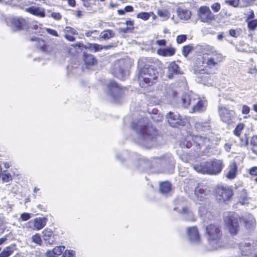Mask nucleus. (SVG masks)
Segmentation results:
<instances>
[{"label":"nucleus","instance_id":"f8f14e48","mask_svg":"<svg viewBox=\"0 0 257 257\" xmlns=\"http://www.w3.org/2000/svg\"><path fill=\"white\" fill-rule=\"evenodd\" d=\"M207 106V100L204 98H201L196 95L192 102L190 112L191 113L202 112L206 109Z\"/></svg>","mask_w":257,"mask_h":257},{"label":"nucleus","instance_id":"c85d7f7f","mask_svg":"<svg viewBox=\"0 0 257 257\" xmlns=\"http://www.w3.org/2000/svg\"><path fill=\"white\" fill-rule=\"evenodd\" d=\"M168 78L171 79L173 77L174 74H179V67L175 62L170 63L168 67Z\"/></svg>","mask_w":257,"mask_h":257},{"label":"nucleus","instance_id":"5fc2aeb1","mask_svg":"<svg viewBox=\"0 0 257 257\" xmlns=\"http://www.w3.org/2000/svg\"><path fill=\"white\" fill-rule=\"evenodd\" d=\"M186 38L187 37L185 35L178 36L176 38L177 43L178 44H181L186 40Z\"/></svg>","mask_w":257,"mask_h":257},{"label":"nucleus","instance_id":"4c0bfd02","mask_svg":"<svg viewBox=\"0 0 257 257\" xmlns=\"http://www.w3.org/2000/svg\"><path fill=\"white\" fill-rule=\"evenodd\" d=\"M30 40L31 41L36 42V46L37 47L40 49L42 50H44V47L46 46V42L42 39L35 38H31Z\"/></svg>","mask_w":257,"mask_h":257},{"label":"nucleus","instance_id":"1a4fd4ad","mask_svg":"<svg viewBox=\"0 0 257 257\" xmlns=\"http://www.w3.org/2000/svg\"><path fill=\"white\" fill-rule=\"evenodd\" d=\"M240 218L238 214L230 212L225 219L228 230L231 234H236L239 229V222Z\"/></svg>","mask_w":257,"mask_h":257},{"label":"nucleus","instance_id":"393cba45","mask_svg":"<svg viewBox=\"0 0 257 257\" xmlns=\"http://www.w3.org/2000/svg\"><path fill=\"white\" fill-rule=\"evenodd\" d=\"M237 168L236 162L234 161L229 166L228 172L226 175V178L230 180L234 179L237 175Z\"/></svg>","mask_w":257,"mask_h":257},{"label":"nucleus","instance_id":"a18cd8bd","mask_svg":"<svg viewBox=\"0 0 257 257\" xmlns=\"http://www.w3.org/2000/svg\"><path fill=\"white\" fill-rule=\"evenodd\" d=\"M32 29L36 30V32L39 34L43 33V29L42 28V25L38 23L33 25L32 26Z\"/></svg>","mask_w":257,"mask_h":257},{"label":"nucleus","instance_id":"a211bd4d","mask_svg":"<svg viewBox=\"0 0 257 257\" xmlns=\"http://www.w3.org/2000/svg\"><path fill=\"white\" fill-rule=\"evenodd\" d=\"M187 237L188 240L192 243L197 244L200 242V236L196 226L187 228Z\"/></svg>","mask_w":257,"mask_h":257},{"label":"nucleus","instance_id":"412c9836","mask_svg":"<svg viewBox=\"0 0 257 257\" xmlns=\"http://www.w3.org/2000/svg\"><path fill=\"white\" fill-rule=\"evenodd\" d=\"M43 238L49 244H54L57 239L55 235L50 229L46 228L43 232Z\"/></svg>","mask_w":257,"mask_h":257},{"label":"nucleus","instance_id":"aec40b11","mask_svg":"<svg viewBox=\"0 0 257 257\" xmlns=\"http://www.w3.org/2000/svg\"><path fill=\"white\" fill-rule=\"evenodd\" d=\"M165 100L171 104L177 102V93L170 87H167L164 93Z\"/></svg>","mask_w":257,"mask_h":257},{"label":"nucleus","instance_id":"0eeeda50","mask_svg":"<svg viewBox=\"0 0 257 257\" xmlns=\"http://www.w3.org/2000/svg\"><path fill=\"white\" fill-rule=\"evenodd\" d=\"M197 13L198 19L201 22L210 25L215 20V16L206 6L200 7L197 10Z\"/></svg>","mask_w":257,"mask_h":257},{"label":"nucleus","instance_id":"ddd939ff","mask_svg":"<svg viewBox=\"0 0 257 257\" xmlns=\"http://www.w3.org/2000/svg\"><path fill=\"white\" fill-rule=\"evenodd\" d=\"M218 113L222 121L229 123L235 117V113L233 110H229L226 106L220 105L218 107Z\"/></svg>","mask_w":257,"mask_h":257},{"label":"nucleus","instance_id":"e433bc0d","mask_svg":"<svg viewBox=\"0 0 257 257\" xmlns=\"http://www.w3.org/2000/svg\"><path fill=\"white\" fill-rule=\"evenodd\" d=\"M171 188V185L168 182H164L162 183L160 186V191L164 194L168 193Z\"/></svg>","mask_w":257,"mask_h":257},{"label":"nucleus","instance_id":"0e129e2a","mask_svg":"<svg viewBox=\"0 0 257 257\" xmlns=\"http://www.w3.org/2000/svg\"><path fill=\"white\" fill-rule=\"evenodd\" d=\"M131 27H126L125 28H119L118 32L119 33H126L128 32L131 31Z\"/></svg>","mask_w":257,"mask_h":257},{"label":"nucleus","instance_id":"c03bdc74","mask_svg":"<svg viewBox=\"0 0 257 257\" xmlns=\"http://www.w3.org/2000/svg\"><path fill=\"white\" fill-rule=\"evenodd\" d=\"M62 257H76L75 251L72 249H66L63 253Z\"/></svg>","mask_w":257,"mask_h":257},{"label":"nucleus","instance_id":"6e6d98bb","mask_svg":"<svg viewBox=\"0 0 257 257\" xmlns=\"http://www.w3.org/2000/svg\"><path fill=\"white\" fill-rule=\"evenodd\" d=\"M1 176L3 181L4 182H8L11 180V176L9 173H2Z\"/></svg>","mask_w":257,"mask_h":257},{"label":"nucleus","instance_id":"603ef678","mask_svg":"<svg viewBox=\"0 0 257 257\" xmlns=\"http://www.w3.org/2000/svg\"><path fill=\"white\" fill-rule=\"evenodd\" d=\"M90 48L91 50H94L95 52H96L102 50L103 47L102 45H100L97 44H92L90 45Z\"/></svg>","mask_w":257,"mask_h":257},{"label":"nucleus","instance_id":"4be33fe9","mask_svg":"<svg viewBox=\"0 0 257 257\" xmlns=\"http://www.w3.org/2000/svg\"><path fill=\"white\" fill-rule=\"evenodd\" d=\"M208 162H202L193 165V167L196 172L209 175Z\"/></svg>","mask_w":257,"mask_h":257},{"label":"nucleus","instance_id":"774afa93","mask_svg":"<svg viewBox=\"0 0 257 257\" xmlns=\"http://www.w3.org/2000/svg\"><path fill=\"white\" fill-rule=\"evenodd\" d=\"M229 34L233 37H237L238 35V33L236 30L231 29L229 31Z\"/></svg>","mask_w":257,"mask_h":257},{"label":"nucleus","instance_id":"2eb2a0df","mask_svg":"<svg viewBox=\"0 0 257 257\" xmlns=\"http://www.w3.org/2000/svg\"><path fill=\"white\" fill-rule=\"evenodd\" d=\"M216 197L220 201L229 200L233 195L232 190L228 187H219L216 191Z\"/></svg>","mask_w":257,"mask_h":257},{"label":"nucleus","instance_id":"e2e57ef3","mask_svg":"<svg viewBox=\"0 0 257 257\" xmlns=\"http://www.w3.org/2000/svg\"><path fill=\"white\" fill-rule=\"evenodd\" d=\"M51 17L56 20H59L61 18V15L58 13H52L51 14Z\"/></svg>","mask_w":257,"mask_h":257},{"label":"nucleus","instance_id":"4468645a","mask_svg":"<svg viewBox=\"0 0 257 257\" xmlns=\"http://www.w3.org/2000/svg\"><path fill=\"white\" fill-rule=\"evenodd\" d=\"M167 121L170 125L173 127H176L178 125H183L184 121L182 117L177 112H169L166 115Z\"/></svg>","mask_w":257,"mask_h":257},{"label":"nucleus","instance_id":"72a5a7b5","mask_svg":"<svg viewBox=\"0 0 257 257\" xmlns=\"http://www.w3.org/2000/svg\"><path fill=\"white\" fill-rule=\"evenodd\" d=\"M114 36V33L110 30H106L102 31L99 35L100 40H108Z\"/></svg>","mask_w":257,"mask_h":257},{"label":"nucleus","instance_id":"9b49d317","mask_svg":"<svg viewBox=\"0 0 257 257\" xmlns=\"http://www.w3.org/2000/svg\"><path fill=\"white\" fill-rule=\"evenodd\" d=\"M241 254L245 257H257L256 248L249 242H242L238 245Z\"/></svg>","mask_w":257,"mask_h":257},{"label":"nucleus","instance_id":"7ed1b4c3","mask_svg":"<svg viewBox=\"0 0 257 257\" xmlns=\"http://www.w3.org/2000/svg\"><path fill=\"white\" fill-rule=\"evenodd\" d=\"M209 194L210 191L206 185L199 184L189 196L196 203L201 204L208 198Z\"/></svg>","mask_w":257,"mask_h":257},{"label":"nucleus","instance_id":"3c124183","mask_svg":"<svg viewBox=\"0 0 257 257\" xmlns=\"http://www.w3.org/2000/svg\"><path fill=\"white\" fill-rule=\"evenodd\" d=\"M65 34H70L72 35H77V31L70 27H66L64 29Z\"/></svg>","mask_w":257,"mask_h":257},{"label":"nucleus","instance_id":"79ce46f5","mask_svg":"<svg viewBox=\"0 0 257 257\" xmlns=\"http://www.w3.org/2000/svg\"><path fill=\"white\" fill-rule=\"evenodd\" d=\"M64 246H58L53 248L52 250H49V251L53 253L54 254L56 255H60L62 253H63V251L65 249Z\"/></svg>","mask_w":257,"mask_h":257},{"label":"nucleus","instance_id":"7c9ffc66","mask_svg":"<svg viewBox=\"0 0 257 257\" xmlns=\"http://www.w3.org/2000/svg\"><path fill=\"white\" fill-rule=\"evenodd\" d=\"M244 225L246 229H251L255 226V220L253 216L250 214L247 215L244 219Z\"/></svg>","mask_w":257,"mask_h":257},{"label":"nucleus","instance_id":"052dcab7","mask_svg":"<svg viewBox=\"0 0 257 257\" xmlns=\"http://www.w3.org/2000/svg\"><path fill=\"white\" fill-rule=\"evenodd\" d=\"M46 30L49 34H50L53 36H55V37L59 36L57 31H56L54 30H52V29L48 28V29H46Z\"/></svg>","mask_w":257,"mask_h":257},{"label":"nucleus","instance_id":"338daca9","mask_svg":"<svg viewBox=\"0 0 257 257\" xmlns=\"http://www.w3.org/2000/svg\"><path fill=\"white\" fill-rule=\"evenodd\" d=\"M250 143L254 146H257V136H253L251 139Z\"/></svg>","mask_w":257,"mask_h":257},{"label":"nucleus","instance_id":"a19ab883","mask_svg":"<svg viewBox=\"0 0 257 257\" xmlns=\"http://www.w3.org/2000/svg\"><path fill=\"white\" fill-rule=\"evenodd\" d=\"M194 50V46L192 44L184 46L182 48V54L185 57H187Z\"/></svg>","mask_w":257,"mask_h":257},{"label":"nucleus","instance_id":"f3484780","mask_svg":"<svg viewBox=\"0 0 257 257\" xmlns=\"http://www.w3.org/2000/svg\"><path fill=\"white\" fill-rule=\"evenodd\" d=\"M206 232L208 235V239L210 243L211 241L219 239L221 235L220 229L213 224H210L207 226Z\"/></svg>","mask_w":257,"mask_h":257},{"label":"nucleus","instance_id":"cd10ccee","mask_svg":"<svg viewBox=\"0 0 257 257\" xmlns=\"http://www.w3.org/2000/svg\"><path fill=\"white\" fill-rule=\"evenodd\" d=\"M175 209L178 210V211L183 215L184 218L189 221H194V217L192 212L189 210L187 208H182L181 210L178 206L175 208Z\"/></svg>","mask_w":257,"mask_h":257},{"label":"nucleus","instance_id":"dca6fc26","mask_svg":"<svg viewBox=\"0 0 257 257\" xmlns=\"http://www.w3.org/2000/svg\"><path fill=\"white\" fill-rule=\"evenodd\" d=\"M209 175H217L219 174L224 166L223 161L218 159H214L208 162Z\"/></svg>","mask_w":257,"mask_h":257},{"label":"nucleus","instance_id":"6e6552de","mask_svg":"<svg viewBox=\"0 0 257 257\" xmlns=\"http://www.w3.org/2000/svg\"><path fill=\"white\" fill-rule=\"evenodd\" d=\"M124 93V89L120 87L114 81H110L108 86L107 93L113 102H117Z\"/></svg>","mask_w":257,"mask_h":257},{"label":"nucleus","instance_id":"a878e982","mask_svg":"<svg viewBox=\"0 0 257 257\" xmlns=\"http://www.w3.org/2000/svg\"><path fill=\"white\" fill-rule=\"evenodd\" d=\"M196 96V95L190 96L187 94H184L181 98L182 106L185 108H188L189 106L191 107L192 102L194 100Z\"/></svg>","mask_w":257,"mask_h":257},{"label":"nucleus","instance_id":"c756f323","mask_svg":"<svg viewBox=\"0 0 257 257\" xmlns=\"http://www.w3.org/2000/svg\"><path fill=\"white\" fill-rule=\"evenodd\" d=\"M176 50L173 47L159 49L157 51L158 55L164 57L172 56L175 53Z\"/></svg>","mask_w":257,"mask_h":257},{"label":"nucleus","instance_id":"473e14b6","mask_svg":"<svg viewBox=\"0 0 257 257\" xmlns=\"http://www.w3.org/2000/svg\"><path fill=\"white\" fill-rule=\"evenodd\" d=\"M157 14L162 21L167 20L170 16V14L166 8H161L157 10Z\"/></svg>","mask_w":257,"mask_h":257},{"label":"nucleus","instance_id":"c9c22d12","mask_svg":"<svg viewBox=\"0 0 257 257\" xmlns=\"http://www.w3.org/2000/svg\"><path fill=\"white\" fill-rule=\"evenodd\" d=\"M14 249V245L7 246L0 253V257H9L13 253Z\"/></svg>","mask_w":257,"mask_h":257},{"label":"nucleus","instance_id":"20e7f679","mask_svg":"<svg viewBox=\"0 0 257 257\" xmlns=\"http://www.w3.org/2000/svg\"><path fill=\"white\" fill-rule=\"evenodd\" d=\"M202 58H198L197 60V66L194 69L196 73H199L197 81L207 86L213 85L214 83L213 79L207 73V70L205 69L203 66L200 65V63H203Z\"/></svg>","mask_w":257,"mask_h":257},{"label":"nucleus","instance_id":"f704fd0d","mask_svg":"<svg viewBox=\"0 0 257 257\" xmlns=\"http://www.w3.org/2000/svg\"><path fill=\"white\" fill-rule=\"evenodd\" d=\"M178 14L181 19L187 20L190 18L191 12L188 10L179 9L178 11Z\"/></svg>","mask_w":257,"mask_h":257},{"label":"nucleus","instance_id":"f257e3e1","mask_svg":"<svg viewBox=\"0 0 257 257\" xmlns=\"http://www.w3.org/2000/svg\"><path fill=\"white\" fill-rule=\"evenodd\" d=\"M132 126L140 132L138 140L139 144L149 149L155 145L156 131L152 125H150L147 118L133 122Z\"/></svg>","mask_w":257,"mask_h":257},{"label":"nucleus","instance_id":"58836bf2","mask_svg":"<svg viewBox=\"0 0 257 257\" xmlns=\"http://www.w3.org/2000/svg\"><path fill=\"white\" fill-rule=\"evenodd\" d=\"M253 16V13H252L251 15L247 19L248 27L251 30H254L257 27V20H251V17Z\"/></svg>","mask_w":257,"mask_h":257},{"label":"nucleus","instance_id":"f03ea898","mask_svg":"<svg viewBox=\"0 0 257 257\" xmlns=\"http://www.w3.org/2000/svg\"><path fill=\"white\" fill-rule=\"evenodd\" d=\"M158 76L156 69L152 65L146 64L144 66L140 73L139 80L142 87H147L156 82Z\"/></svg>","mask_w":257,"mask_h":257},{"label":"nucleus","instance_id":"09e8293b","mask_svg":"<svg viewBox=\"0 0 257 257\" xmlns=\"http://www.w3.org/2000/svg\"><path fill=\"white\" fill-rule=\"evenodd\" d=\"M98 34V32L97 30L88 31L85 33V35L86 37H92L93 38H95Z\"/></svg>","mask_w":257,"mask_h":257},{"label":"nucleus","instance_id":"bf43d9fd","mask_svg":"<svg viewBox=\"0 0 257 257\" xmlns=\"http://www.w3.org/2000/svg\"><path fill=\"white\" fill-rule=\"evenodd\" d=\"M249 111H250V108L248 106H247L246 105H243L242 106V110H241V112H242V114H247L249 112Z\"/></svg>","mask_w":257,"mask_h":257},{"label":"nucleus","instance_id":"9d476101","mask_svg":"<svg viewBox=\"0 0 257 257\" xmlns=\"http://www.w3.org/2000/svg\"><path fill=\"white\" fill-rule=\"evenodd\" d=\"M6 22L13 31H18L27 28V21L22 18L10 17L6 19Z\"/></svg>","mask_w":257,"mask_h":257},{"label":"nucleus","instance_id":"8fccbe9b","mask_svg":"<svg viewBox=\"0 0 257 257\" xmlns=\"http://www.w3.org/2000/svg\"><path fill=\"white\" fill-rule=\"evenodd\" d=\"M226 4L233 7H236L238 6L239 0H225Z\"/></svg>","mask_w":257,"mask_h":257},{"label":"nucleus","instance_id":"69168bd1","mask_svg":"<svg viewBox=\"0 0 257 257\" xmlns=\"http://www.w3.org/2000/svg\"><path fill=\"white\" fill-rule=\"evenodd\" d=\"M249 174L252 176L257 175V167H253L249 170Z\"/></svg>","mask_w":257,"mask_h":257},{"label":"nucleus","instance_id":"39448f33","mask_svg":"<svg viewBox=\"0 0 257 257\" xmlns=\"http://www.w3.org/2000/svg\"><path fill=\"white\" fill-rule=\"evenodd\" d=\"M207 55L206 67L209 69L216 67L224 59L223 55L213 47L208 49Z\"/></svg>","mask_w":257,"mask_h":257},{"label":"nucleus","instance_id":"bb28decb","mask_svg":"<svg viewBox=\"0 0 257 257\" xmlns=\"http://www.w3.org/2000/svg\"><path fill=\"white\" fill-rule=\"evenodd\" d=\"M47 219L46 217H37L33 221L34 229L40 230L46 224Z\"/></svg>","mask_w":257,"mask_h":257},{"label":"nucleus","instance_id":"864d4df0","mask_svg":"<svg viewBox=\"0 0 257 257\" xmlns=\"http://www.w3.org/2000/svg\"><path fill=\"white\" fill-rule=\"evenodd\" d=\"M211 8L214 12L217 13L220 10L221 6L219 3H215L211 5Z\"/></svg>","mask_w":257,"mask_h":257},{"label":"nucleus","instance_id":"6ab92c4d","mask_svg":"<svg viewBox=\"0 0 257 257\" xmlns=\"http://www.w3.org/2000/svg\"><path fill=\"white\" fill-rule=\"evenodd\" d=\"M194 145L198 147L199 149H203L209 147L211 146L210 141L209 138L202 137L201 136H196L193 138Z\"/></svg>","mask_w":257,"mask_h":257},{"label":"nucleus","instance_id":"680f3d73","mask_svg":"<svg viewBox=\"0 0 257 257\" xmlns=\"http://www.w3.org/2000/svg\"><path fill=\"white\" fill-rule=\"evenodd\" d=\"M73 35L66 33L65 34V37L67 40H69V41L73 42L75 41V38L73 37Z\"/></svg>","mask_w":257,"mask_h":257},{"label":"nucleus","instance_id":"ea45409f","mask_svg":"<svg viewBox=\"0 0 257 257\" xmlns=\"http://www.w3.org/2000/svg\"><path fill=\"white\" fill-rule=\"evenodd\" d=\"M84 60L87 65H93L97 63V60L92 55H86L84 56Z\"/></svg>","mask_w":257,"mask_h":257},{"label":"nucleus","instance_id":"4d7b16f0","mask_svg":"<svg viewBox=\"0 0 257 257\" xmlns=\"http://www.w3.org/2000/svg\"><path fill=\"white\" fill-rule=\"evenodd\" d=\"M31 217V215L29 213H23L20 216V219L23 221H27Z\"/></svg>","mask_w":257,"mask_h":257},{"label":"nucleus","instance_id":"37998d69","mask_svg":"<svg viewBox=\"0 0 257 257\" xmlns=\"http://www.w3.org/2000/svg\"><path fill=\"white\" fill-rule=\"evenodd\" d=\"M151 17V14L147 12H141L137 14V17L144 21L148 20Z\"/></svg>","mask_w":257,"mask_h":257},{"label":"nucleus","instance_id":"2f4dec72","mask_svg":"<svg viewBox=\"0 0 257 257\" xmlns=\"http://www.w3.org/2000/svg\"><path fill=\"white\" fill-rule=\"evenodd\" d=\"M238 202L242 205L248 204L249 201V198L247 197L246 192L245 189H241L239 191L238 194Z\"/></svg>","mask_w":257,"mask_h":257},{"label":"nucleus","instance_id":"13d9d810","mask_svg":"<svg viewBox=\"0 0 257 257\" xmlns=\"http://www.w3.org/2000/svg\"><path fill=\"white\" fill-rule=\"evenodd\" d=\"M15 2V0H0V3L6 5H10L13 6L16 5Z\"/></svg>","mask_w":257,"mask_h":257},{"label":"nucleus","instance_id":"b1692460","mask_svg":"<svg viewBox=\"0 0 257 257\" xmlns=\"http://www.w3.org/2000/svg\"><path fill=\"white\" fill-rule=\"evenodd\" d=\"M26 11L36 16L44 18L45 17V12L43 8L31 7L26 9Z\"/></svg>","mask_w":257,"mask_h":257},{"label":"nucleus","instance_id":"49530a36","mask_svg":"<svg viewBox=\"0 0 257 257\" xmlns=\"http://www.w3.org/2000/svg\"><path fill=\"white\" fill-rule=\"evenodd\" d=\"M244 128V125L242 123L238 124L234 131V134L236 136H239L240 134Z\"/></svg>","mask_w":257,"mask_h":257},{"label":"nucleus","instance_id":"5701e85b","mask_svg":"<svg viewBox=\"0 0 257 257\" xmlns=\"http://www.w3.org/2000/svg\"><path fill=\"white\" fill-rule=\"evenodd\" d=\"M210 119L204 121H197L195 123V128L198 132H203L209 130L211 128Z\"/></svg>","mask_w":257,"mask_h":257},{"label":"nucleus","instance_id":"de8ad7c7","mask_svg":"<svg viewBox=\"0 0 257 257\" xmlns=\"http://www.w3.org/2000/svg\"><path fill=\"white\" fill-rule=\"evenodd\" d=\"M33 242L40 244L42 242V240L40 234L36 233L32 237Z\"/></svg>","mask_w":257,"mask_h":257},{"label":"nucleus","instance_id":"423d86ee","mask_svg":"<svg viewBox=\"0 0 257 257\" xmlns=\"http://www.w3.org/2000/svg\"><path fill=\"white\" fill-rule=\"evenodd\" d=\"M128 65L127 60H117L113 64L112 73L118 78L124 79L128 75L127 69Z\"/></svg>","mask_w":257,"mask_h":257}]
</instances>
